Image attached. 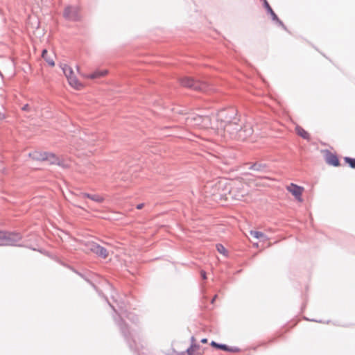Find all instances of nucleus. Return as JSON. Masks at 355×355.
I'll return each mask as SVG.
<instances>
[{
	"instance_id": "nucleus-1",
	"label": "nucleus",
	"mask_w": 355,
	"mask_h": 355,
	"mask_svg": "<svg viewBox=\"0 0 355 355\" xmlns=\"http://www.w3.org/2000/svg\"><path fill=\"white\" fill-rule=\"evenodd\" d=\"M218 134L224 137L228 135L230 138L235 139L240 128L236 112L234 110L222 111L218 114Z\"/></svg>"
},
{
	"instance_id": "nucleus-2",
	"label": "nucleus",
	"mask_w": 355,
	"mask_h": 355,
	"mask_svg": "<svg viewBox=\"0 0 355 355\" xmlns=\"http://www.w3.org/2000/svg\"><path fill=\"white\" fill-rule=\"evenodd\" d=\"M207 188L211 196H216L220 200L226 199L227 196L231 193L230 182L225 179L218 180Z\"/></svg>"
},
{
	"instance_id": "nucleus-3",
	"label": "nucleus",
	"mask_w": 355,
	"mask_h": 355,
	"mask_svg": "<svg viewBox=\"0 0 355 355\" xmlns=\"http://www.w3.org/2000/svg\"><path fill=\"white\" fill-rule=\"evenodd\" d=\"M60 67L71 87L76 90H81L85 87L84 84L77 78L71 66L62 64Z\"/></svg>"
},
{
	"instance_id": "nucleus-4",
	"label": "nucleus",
	"mask_w": 355,
	"mask_h": 355,
	"mask_svg": "<svg viewBox=\"0 0 355 355\" xmlns=\"http://www.w3.org/2000/svg\"><path fill=\"white\" fill-rule=\"evenodd\" d=\"M187 125L193 128L205 129L211 125V120L209 116H191L187 119Z\"/></svg>"
},
{
	"instance_id": "nucleus-5",
	"label": "nucleus",
	"mask_w": 355,
	"mask_h": 355,
	"mask_svg": "<svg viewBox=\"0 0 355 355\" xmlns=\"http://www.w3.org/2000/svg\"><path fill=\"white\" fill-rule=\"evenodd\" d=\"M29 157L34 161L37 162H48L51 163L56 162L55 155L52 153L35 150L28 154Z\"/></svg>"
},
{
	"instance_id": "nucleus-6",
	"label": "nucleus",
	"mask_w": 355,
	"mask_h": 355,
	"mask_svg": "<svg viewBox=\"0 0 355 355\" xmlns=\"http://www.w3.org/2000/svg\"><path fill=\"white\" fill-rule=\"evenodd\" d=\"M246 184L242 182H230V195L234 198L239 199L244 197L247 194L245 189Z\"/></svg>"
},
{
	"instance_id": "nucleus-7",
	"label": "nucleus",
	"mask_w": 355,
	"mask_h": 355,
	"mask_svg": "<svg viewBox=\"0 0 355 355\" xmlns=\"http://www.w3.org/2000/svg\"><path fill=\"white\" fill-rule=\"evenodd\" d=\"M21 239V236L15 233H7L0 231V241H6L7 244L15 245Z\"/></svg>"
},
{
	"instance_id": "nucleus-8",
	"label": "nucleus",
	"mask_w": 355,
	"mask_h": 355,
	"mask_svg": "<svg viewBox=\"0 0 355 355\" xmlns=\"http://www.w3.org/2000/svg\"><path fill=\"white\" fill-rule=\"evenodd\" d=\"M252 132L253 130L251 126L247 125L243 128L240 126L239 132H236L235 139L239 141H245L252 135Z\"/></svg>"
},
{
	"instance_id": "nucleus-9",
	"label": "nucleus",
	"mask_w": 355,
	"mask_h": 355,
	"mask_svg": "<svg viewBox=\"0 0 355 355\" xmlns=\"http://www.w3.org/2000/svg\"><path fill=\"white\" fill-rule=\"evenodd\" d=\"M287 190L296 198L299 202H302V194L304 188L294 184H291L286 187Z\"/></svg>"
},
{
	"instance_id": "nucleus-10",
	"label": "nucleus",
	"mask_w": 355,
	"mask_h": 355,
	"mask_svg": "<svg viewBox=\"0 0 355 355\" xmlns=\"http://www.w3.org/2000/svg\"><path fill=\"white\" fill-rule=\"evenodd\" d=\"M324 153L325 161L329 165L334 166H340V162L336 155L331 153L329 150H326Z\"/></svg>"
},
{
	"instance_id": "nucleus-11",
	"label": "nucleus",
	"mask_w": 355,
	"mask_h": 355,
	"mask_svg": "<svg viewBox=\"0 0 355 355\" xmlns=\"http://www.w3.org/2000/svg\"><path fill=\"white\" fill-rule=\"evenodd\" d=\"M64 16L71 20H78L79 19L78 10L76 8L67 7L64 11Z\"/></svg>"
},
{
	"instance_id": "nucleus-12",
	"label": "nucleus",
	"mask_w": 355,
	"mask_h": 355,
	"mask_svg": "<svg viewBox=\"0 0 355 355\" xmlns=\"http://www.w3.org/2000/svg\"><path fill=\"white\" fill-rule=\"evenodd\" d=\"M192 344L190 347H189L187 350V353L188 355H201L203 354V352L200 349L199 345L196 343V338L194 337L191 338Z\"/></svg>"
},
{
	"instance_id": "nucleus-13",
	"label": "nucleus",
	"mask_w": 355,
	"mask_h": 355,
	"mask_svg": "<svg viewBox=\"0 0 355 355\" xmlns=\"http://www.w3.org/2000/svg\"><path fill=\"white\" fill-rule=\"evenodd\" d=\"M107 73H108V71L107 69L96 70L94 72H93L89 75H85L83 76L86 78L96 79V78H100L104 77V76H107Z\"/></svg>"
},
{
	"instance_id": "nucleus-14",
	"label": "nucleus",
	"mask_w": 355,
	"mask_h": 355,
	"mask_svg": "<svg viewBox=\"0 0 355 355\" xmlns=\"http://www.w3.org/2000/svg\"><path fill=\"white\" fill-rule=\"evenodd\" d=\"M56 162L51 163V164H56L63 168H69L71 165V160L69 159H64L63 157H59L55 155Z\"/></svg>"
},
{
	"instance_id": "nucleus-15",
	"label": "nucleus",
	"mask_w": 355,
	"mask_h": 355,
	"mask_svg": "<svg viewBox=\"0 0 355 355\" xmlns=\"http://www.w3.org/2000/svg\"><path fill=\"white\" fill-rule=\"evenodd\" d=\"M296 134L303 138L304 139H306L307 141L311 140V136L309 133L305 130L302 127H301L299 125H297L295 128Z\"/></svg>"
},
{
	"instance_id": "nucleus-16",
	"label": "nucleus",
	"mask_w": 355,
	"mask_h": 355,
	"mask_svg": "<svg viewBox=\"0 0 355 355\" xmlns=\"http://www.w3.org/2000/svg\"><path fill=\"white\" fill-rule=\"evenodd\" d=\"M264 5H265V7L268 10V11L270 13V15H272V19L274 20H276L277 21H278L282 26H284L283 23L282 22V21H280L278 18V17L277 16V15L274 12V11L272 10V8L270 7V6L268 4V3L267 2L266 0L264 1Z\"/></svg>"
},
{
	"instance_id": "nucleus-17",
	"label": "nucleus",
	"mask_w": 355,
	"mask_h": 355,
	"mask_svg": "<svg viewBox=\"0 0 355 355\" xmlns=\"http://www.w3.org/2000/svg\"><path fill=\"white\" fill-rule=\"evenodd\" d=\"M83 197L88 198L95 202H97L98 203H101L104 201V198L102 196L95 194V195H90L89 193H83Z\"/></svg>"
},
{
	"instance_id": "nucleus-18",
	"label": "nucleus",
	"mask_w": 355,
	"mask_h": 355,
	"mask_svg": "<svg viewBox=\"0 0 355 355\" xmlns=\"http://www.w3.org/2000/svg\"><path fill=\"white\" fill-rule=\"evenodd\" d=\"M94 253L103 258H106L108 256L107 250L99 245L98 247H96Z\"/></svg>"
},
{
	"instance_id": "nucleus-19",
	"label": "nucleus",
	"mask_w": 355,
	"mask_h": 355,
	"mask_svg": "<svg viewBox=\"0 0 355 355\" xmlns=\"http://www.w3.org/2000/svg\"><path fill=\"white\" fill-rule=\"evenodd\" d=\"M94 143H95V141L93 140L91 143H87L85 141H83L82 140L80 142H79L78 144V150H86L87 148V147L89 146H94Z\"/></svg>"
},
{
	"instance_id": "nucleus-20",
	"label": "nucleus",
	"mask_w": 355,
	"mask_h": 355,
	"mask_svg": "<svg viewBox=\"0 0 355 355\" xmlns=\"http://www.w3.org/2000/svg\"><path fill=\"white\" fill-rule=\"evenodd\" d=\"M42 57L48 62V64L51 66H54L55 62L53 59H51L49 57L48 51L46 49H44L42 53Z\"/></svg>"
},
{
	"instance_id": "nucleus-21",
	"label": "nucleus",
	"mask_w": 355,
	"mask_h": 355,
	"mask_svg": "<svg viewBox=\"0 0 355 355\" xmlns=\"http://www.w3.org/2000/svg\"><path fill=\"white\" fill-rule=\"evenodd\" d=\"M250 234L251 236H252L254 239H266L267 240L266 236L261 232L252 230L250 232Z\"/></svg>"
},
{
	"instance_id": "nucleus-22",
	"label": "nucleus",
	"mask_w": 355,
	"mask_h": 355,
	"mask_svg": "<svg viewBox=\"0 0 355 355\" xmlns=\"http://www.w3.org/2000/svg\"><path fill=\"white\" fill-rule=\"evenodd\" d=\"M216 247L217 251L220 254H223L225 257H227L228 256L227 250H226V248L222 244H217Z\"/></svg>"
},
{
	"instance_id": "nucleus-23",
	"label": "nucleus",
	"mask_w": 355,
	"mask_h": 355,
	"mask_svg": "<svg viewBox=\"0 0 355 355\" xmlns=\"http://www.w3.org/2000/svg\"><path fill=\"white\" fill-rule=\"evenodd\" d=\"M211 345L217 349H220L224 351H230V349L225 345L218 344L214 341L211 343Z\"/></svg>"
},
{
	"instance_id": "nucleus-24",
	"label": "nucleus",
	"mask_w": 355,
	"mask_h": 355,
	"mask_svg": "<svg viewBox=\"0 0 355 355\" xmlns=\"http://www.w3.org/2000/svg\"><path fill=\"white\" fill-rule=\"evenodd\" d=\"M182 85L185 87H191L193 86V81L192 79L187 78L182 80Z\"/></svg>"
},
{
	"instance_id": "nucleus-25",
	"label": "nucleus",
	"mask_w": 355,
	"mask_h": 355,
	"mask_svg": "<svg viewBox=\"0 0 355 355\" xmlns=\"http://www.w3.org/2000/svg\"><path fill=\"white\" fill-rule=\"evenodd\" d=\"M345 161L352 168H355V159L350 157H345Z\"/></svg>"
},
{
	"instance_id": "nucleus-26",
	"label": "nucleus",
	"mask_w": 355,
	"mask_h": 355,
	"mask_svg": "<svg viewBox=\"0 0 355 355\" xmlns=\"http://www.w3.org/2000/svg\"><path fill=\"white\" fill-rule=\"evenodd\" d=\"M87 250L94 252V251L96 250V247H98V245L96 243H94V242H91V243H87Z\"/></svg>"
},
{
	"instance_id": "nucleus-27",
	"label": "nucleus",
	"mask_w": 355,
	"mask_h": 355,
	"mask_svg": "<svg viewBox=\"0 0 355 355\" xmlns=\"http://www.w3.org/2000/svg\"><path fill=\"white\" fill-rule=\"evenodd\" d=\"M200 275L202 279H207L206 272L205 271H201Z\"/></svg>"
},
{
	"instance_id": "nucleus-28",
	"label": "nucleus",
	"mask_w": 355,
	"mask_h": 355,
	"mask_svg": "<svg viewBox=\"0 0 355 355\" xmlns=\"http://www.w3.org/2000/svg\"><path fill=\"white\" fill-rule=\"evenodd\" d=\"M144 205L143 204H139L137 205V208L138 209H141L142 207H143Z\"/></svg>"
},
{
	"instance_id": "nucleus-29",
	"label": "nucleus",
	"mask_w": 355,
	"mask_h": 355,
	"mask_svg": "<svg viewBox=\"0 0 355 355\" xmlns=\"http://www.w3.org/2000/svg\"><path fill=\"white\" fill-rule=\"evenodd\" d=\"M201 343H207V338H203L201 340Z\"/></svg>"
},
{
	"instance_id": "nucleus-30",
	"label": "nucleus",
	"mask_w": 355,
	"mask_h": 355,
	"mask_svg": "<svg viewBox=\"0 0 355 355\" xmlns=\"http://www.w3.org/2000/svg\"><path fill=\"white\" fill-rule=\"evenodd\" d=\"M5 118L4 115L2 114L1 112H0V120L1 119H3Z\"/></svg>"
}]
</instances>
